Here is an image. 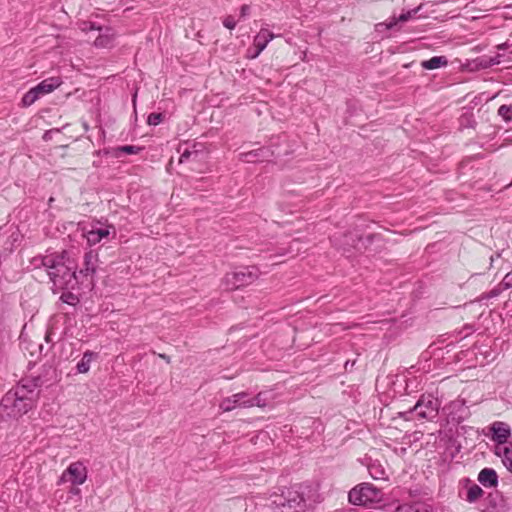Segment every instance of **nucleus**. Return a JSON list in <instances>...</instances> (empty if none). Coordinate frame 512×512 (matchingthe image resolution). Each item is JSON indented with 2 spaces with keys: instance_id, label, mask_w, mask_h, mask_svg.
<instances>
[{
  "instance_id": "f257e3e1",
  "label": "nucleus",
  "mask_w": 512,
  "mask_h": 512,
  "mask_svg": "<svg viewBox=\"0 0 512 512\" xmlns=\"http://www.w3.org/2000/svg\"><path fill=\"white\" fill-rule=\"evenodd\" d=\"M43 385L41 377L22 379L0 401V418L18 419L31 411L37 403V388Z\"/></svg>"
},
{
  "instance_id": "f03ea898",
  "label": "nucleus",
  "mask_w": 512,
  "mask_h": 512,
  "mask_svg": "<svg viewBox=\"0 0 512 512\" xmlns=\"http://www.w3.org/2000/svg\"><path fill=\"white\" fill-rule=\"evenodd\" d=\"M35 262H39L36 266L41 265L46 269L56 289L73 290L82 282L77 273V263L67 251L42 256L35 259Z\"/></svg>"
},
{
  "instance_id": "7ed1b4c3",
  "label": "nucleus",
  "mask_w": 512,
  "mask_h": 512,
  "mask_svg": "<svg viewBox=\"0 0 512 512\" xmlns=\"http://www.w3.org/2000/svg\"><path fill=\"white\" fill-rule=\"evenodd\" d=\"M314 490L309 485L296 484L270 496L271 504L280 512H296L307 507L306 502L312 498Z\"/></svg>"
},
{
  "instance_id": "20e7f679",
  "label": "nucleus",
  "mask_w": 512,
  "mask_h": 512,
  "mask_svg": "<svg viewBox=\"0 0 512 512\" xmlns=\"http://www.w3.org/2000/svg\"><path fill=\"white\" fill-rule=\"evenodd\" d=\"M440 402L432 395H422L413 408L408 411L401 412L400 416L405 420H418L433 421L438 416Z\"/></svg>"
},
{
  "instance_id": "39448f33",
  "label": "nucleus",
  "mask_w": 512,
  "mask_h": 512,
  "mask_svg": "<svg viewBox=\"0 0 512 512\" xmlns=\"http://www.w3.org/2000/svg\"><path fill=\"white\" fill-rule=\"evenodd\" d=\"M258 277L257 267L246 266L227 273L223 279V284L227 290H236L252 284Z\"/></svg>"
},
{
  "instance_id": "423d86ee",
  "label": "nucleus",
  "mask_w": 512,
  "mask_h": 512,
  "mask_svg": "<svg viewBox=\"0 0 512 512\" xmlns=\"http://www.w3.org/2000/svg\"><path fill=\"white\" fill-rule=\"evenodd\" d=\"M383 498V492L370 483H362L350 490L348 494L349 502L353 505H369L380 502Z\"/></svg>"
},
{
  "instance_id": "0eeeda50",
  "label": "nucleus",
  "mask_w": 512,
  "mask_h": 512,
  "mask_svg": "<svg viewBox=\"0 0 512 512\" xmlns=\"http://www.w3.org/2000/svg\"><path fill=\"white\" fill-rule=\"evenodd\" d=\"M87 479V468L81 462L71 463L62 473L60 482H70L73 485H81Z\"/></svg>"
},
{
  "instance_id": "6e6552de",
  "label": "nucleus",
  "mask_w": 512,
  "mask_h": 512,
  "mask_svg": "<svg viewBox=\"0 0 512 512\" xmlns=\"http://www.w3.org/2000/svg\"><path fill=\"white\" fill-rule=\"evenodd\" d=\"M98 253L89 250L84 254L83 268L78 272L79 280L83 281V278L93 276L98 267Z\"/></svg>"
},
{
  "instance_id": "1a4fd4ad",
  "label": "nucleus",
  "mask_w": 512,
  "mask_h": 512,
  "mask_svg": "<svg viewBox=\"0 0 512 512\" xmlns=\"http://www.w3.org/2000/svg\"><path fill=\"white\" fill-rule=\"evenodd\" d=\"M331 240L334 245L342 247L344 251H349L351 248L358 249L361 237L356 233L349 232L341 237L334 235Z\"/></svg>"
},
{
  "instance_id": "9d476101",
  "label": "nucleus",
  "mask_w": 512,
  "mask_h": 512,
  "mask_svg": "<svg viewBox=\"0 0 512 512\" xmlns=\"http://www.w3.org/2000/svg\"><path fill=\"white\" fill-rule=\"evenodd\" d=\"M248 399V393L240 392L232 395L231 397H227L222 400L219 407L223 412H229L233 409L240 407L244 408L242 403H245Z\"/></svg>"
},
{
  "instance_id": "9b49d317",
  "label": "nucleus",
  "mask_w": 512,
  "mask_h": 512,
  "mask_svg": "<svg viewBox=\"0 0 512 512\" xmlns=\"http://www.w3.org/2000/svg\"><path fill=\"white\" fill-rule=\"evenodd\" d=\"M491 432H492V438L494 441H496L498 444H504L506 443L507 439L511 435L510 427L508 424L504 422H494L491 425Z\"/></svg>"
},
{
  "instance_id": "f8f14e48",
  "label": "nucleus",
  "mask_w": 512,
  "mask_h": 512,
  "mask_svg": "<svg viewBox=\"0 0 512 512\" xmlns=\"http://www.w3.org/2000/svg\"><path fill=\"white\" fill-rule=\"evenodd\" d=\"M274 38V34L268 29H261L254 37L253 44L256 48L252 58H256L267 46V44Z\"/></svg>"
},
{
  "instance_id": "ddd939ff",
  "label": "nucleus",
  "mask_w": 512,
  "mask_h": 512,
  "mask_svg": "<svg viewBox=\"0 0 512 512\" xmlns=\"http://www.w3.org/2000/svg\"><path fill=\"white\" fill-rule=\"evenodd\" d=\"M478 481L484 487H496L498 485V475L492 468H484L478 474Z\"/></svg>"
},
{
  "instance_id": "4468645a",
  "label": "nucleus",
  "mask_w": 512,
  "mask_h": 512,
  "mask_svg": "<svg viewBox=\"0 0 512 512\" xmlns=\"http://www.w3.org/2000/svg\"><path fill=\"white\" fill-rule=\"evenodd\" d=\"M62 84V80L60 77H50L43 81H41L38 85L35 86L39 95H45L51 93L56 88H58Z\"/></svg>"
},
{
  "instance_id": "2eb2a0df",
  "label": "nucleus",
  "mask_w": 512,
  "mask_h": 512,
  "mask_svg": "<svg viewBox=\"0 0 512 512\" xmlns=\"http://www.w3.org/2000/svg\"><path fill=\"white\" fill-rule=\"evenodd\" d=\"M110 234V228L109 227H106V228H97V229H92L90 230L86 237H87V241L90 245H96L97 243H99L103 238H106L108 237Z\"/></svg>"
},
{
  "instance_id": "dca6fc26",
  "label": "nucleus",
  "mask_w": 512,
  "mask_h": 512,
  "mask_svg": "<svg viewBox=\"0 0 512 512\" xmlns=\"http://www.w3.org/2000/svg\"><path fill=\"white\" fill-rule=\"evenodd\" d=\"M97 354L87 350L84 352L82 359L77 363L76 369L78 373H87L90 369V364Z\"/></svg>"
},
{
  "instance_id": "f3484780",
  "label": "nucleus",
  "mask_w": 512,
  "mask_h": 512,
  "mask_svg": "<svg viewBox=\"0 0 512 512\" xmlns=\"http://www.w3.org/2000/svg\"><path fill=\"white\" fill-rule=\"evenodd\" d=\"M448 64V60L445 56H434L429 60L422 62L421 66L427 70L437 69Z\"/></svg>"
},
{
  "instance_id": "a211bd4d",
  "label": "nucleus",
  "mask_w": 512,
  "mask_h": 512,
  "mask_svg": "<svg viewBox=\"0 0 512 512\" xmlns=\"http://www.w3.org/2000/svg\"><path fill=\"white\" fill-rule=\"evenodd\" d=\"M268 152V149L265 148L249 151L247 153H243L241 155V159L245 162H257L260 157H266Z\"/></svg>"
},
{
  "instance_id": "6ab92c4d",
  "label": "nucleus",
  "mask_w": 512,
  "mask_h": 512,
  "mask_svg": "<svg viewBox=\"0 0 512 512\" xmlns=\"http://www.w3.org/2000/svg\"><path fill=\"white\" fill-rule=\"evenodd\" d=\"M264 395H265L264 393L260 392L253 398H250L248 396L247 401L245 403H242L243 407L244 408H250L253 406L265 407L266 399H265Z\"/></svg>"
},
{
  "instance_id": "aec40b11",
  "label": "nucleus",
  "mask_w": 512,
  "mask_h": 512,
  "mask_svg": "<svg viewBox=\"0 0 512 512\" xmlns=\"http://www.w3.org/2000/svg\"><path fill=\"white\" fill-rule=\"evenodd\" d=\"M113 40V35L110 33V29L106 28L105 33L100 34L94 41L97 47H108Z\"/></svg>"
},
{
  "instance_id": "412c9836",
  "label": "nucleus",
  "mask_w": 512,
  "mask_h": 512,
  "mask_svg": "<svg viewBox=\"0 0 512 512\" xmlns=\"http://www.w3.org/2000/svg\"><path fill=\"white\" fill-rule=\"evenodd\" d=\"M202 155L201 152H199L198 150H189V149H185L181 155H180V158H179V163H185L189 160H192L194 162H197L200 160V156Z\"/></svg>"
},
{
  "instance_id": "4be33fe9",
  "label": "nucleus",
  "mask_w": 512,
  "mask_h": 512,
  "mask_svg": "<svg viewBox=\"0 0 512 512\" xmlns=\"http://www.w3.org/2000/svg\"><path fill=\"white\" fill-rule=\"evenodd\" d=\"M484 494V491L483 489L474 484L472 485L468 491H467V497H466V500L469 502V503H474L476 502L480 497H482V495Z\"/></svg>"
},
{
  "instance_id": "5701e85b",
  "label": "nucleus",
  "mask_w": 512,
  "mask_h": 512,
  "mask_svg": "<svg viewBox=\"0 0 512 512\" xmlns=\"http://www.w3.org/2000/svg\"><path fill=\"white\" fill-rule=\"evenodd\" d=\"M420 9V6L416 9H413V10H410V11H407L406 13H402L397 19L396 18H393L386 26L388 29H391L393 28L398 21L400 22H405V21H408L413 15H415L418 10Z\"/></svg>"
},
{
  "instance_id": "b1692460",
  "label": "nucleus",
  "mask_w": 512,
  "mask_h": 512,
  "mask_svg": "<svg viewBox=\"0 0 512 512\" xmlns=\"http://www.w3.org/2000/svg\"><path fill=\"white\" fill-rule=\"evenodd\" d=\"M40 97L35 87L26 92L22 98V104L25 107L31 106Z\"/></svg>"
},
{
  "instance_id": "393cba45",
  "label": "nucleus",
  "mask_w": 512,
  "mask_h": 512,
  "mask_svg": "<svg viewBox=\"0 0 512 512\" xmlns=\"http://www.w3.org/2000/svg\"><path fill=\"white\" fill-rule=\"evenodd\" d=\"M498 115L506 122L512 120V105H501L498 108Z\"/></svg>"
},
{
  "instance_id": "a878e982",
  "label": "nucleus",
  "mask_w": 512,
  "mask_h": 512,
  "mask_svg": "<svg viewBox=\"0 0 512 512\" xmlns=\"http://www.w3.org/2000/svg\"><path fill=\"white\" fill-rule=\"evenodd\" d=\"M499 63H500V55H496L495 57H489V58H481L479 60V66L481 68H489V67L497 65Z\"/></svg>"
},
{
  "instance_id": "bb28decb",
  "label": "nucleus",
  "mask_w": 512,
  "mask_h": 512,
  "mask_svg": "<svg viewBox=\"0 0 512 512\" xmlns=\"http://www.w3.org/2000/svg\"><path fill=\"white\" fill-rule=\"evenodd\" d=\"M60 299L69 305H76L79 301L78 297L74 295L69 290L67 292L62 293Z\"/></svg>"
},
{
  "instance_id": "cd10ccee",
  "label": "nucleus",
  "mask_w": 512,
  "mask_h": 512,
  "mask_svg": "<svg viewBox=\"0 0 512 512\" xmlns=\"http://www.w3.org/2000/svg\"><path fill=\"white\" fill-rule=\"evenodd\" d=\"M143 148L139 146H133V145H124L117 148L118 152H122L125 154H137L139 153Z\"/></svg>"
},
{
  "instance_id": "c85d7f7f",
  "label": "nucleus",
  "mask_w": 512,
  "mask_h": 512,
  "mask_svg": "<svg viewBox=\"0 0 512 512\" xmlns=\"http://www.w3.org/2000/svg\"><path fill=\"white\" fill-rule=\"evenodd\" d=\"M163 114L162 113H151L148 116L147 123L152 126H156L160 124L163 121Z\"/></svg>"
},
{
  "instance_id": "c756f323",
  "label": "nucleus",
  "mask_w": 512,
  "mask_h": 512,
  "mask_svg": "<svg viewBox=\"0 0 512 512\" xmlns=\"http://www.w3.org/2000/svg\"><path fill=\"white\" fill-rule=\"evenodd\" d=\"M498 500H500V495L498 493H489L486 498V501L493 510L497 508Z\"/></svg>"
},
{
  "instance_id": "7c9ffc66",
  "label": "nucleus",
  "mask_w": 512,
  "mask_h": 512,
  "mask_svg": "<svg viewBox=\"0 0 512 512\" xmlns=\"http://www.w3.org/2000/svg\"><path fill=\"white\" fill-rule=\"evenodd\" d=\"M499 456L502 457V461L505 464V460H510L512 458V451L508 447H504L502 451L498 448L496 452Z\"/></svg>"
},
{
  "instance_id": "2f4dec72",
  "label": "nucleus",
  "mask_w": 512,
  "mask_h": 512,
  "mask_svg": "<svg viewBox=\"0 0 512 512\" xmlns=\"http://www.w3.org/2000/svg\"><path fill=\"white\" fill-rule=\"evenodd\" d=\"M223 25H224L226 28H228V29L232 30V29H234V28H235V26H236V21H235V19H234V17H233V16L229 15V16H227V17H225V18H224V20H223Z\"/></svg>"
},
{
  "instance_id": "473e14b6",
  "label": "nucleus",
  "mask_w": 512,
  "mask_h": 512,
  "mask_svg": "<svg viewBox=\"0 0 512 512\" xmlns=\"http://www.w3.org/2000/svg\"><path fill=\"white\" fill-rule=\"evenodd\" d=\"M396 512H419V510L413 505H401L397 508Z\"/></svg>"
},
{
  "instance_id": "72a5a7b5",
  "label": "nucleus",
  "mask_w": 512,
  "mask_h": 512,
  "mask_svg": "<svg viewBox=\"0 0 512 512\" xmlns=\"http://www.w3.org/2000/svg\"><path fill=\"white\" fill-rule=\"evenodd\" d=\"M502 285L504 286V288L512 287V270L505 275V277L502 280Z\"/></svg>"
},
{
  "instance_id": "f704fd0d",
  "label": "nucleus",
  "mask_w": 512,
  "mask_h": 512,
  "mask_svg": "<svg viewBox=\"0 0 512 512\" xmlns=\"http://www.w3.org/2000/svg\"><path fill=\"white\" fill-rule=\"evenodd\" d=\"M500 291L498 289H493L488 293H485L481 296V299H490L493 297H497L499 295Z\"/></svg>"
},
{
  "instance_id": "c9c22d12",
  "label": "nucleus",
  "mask_w": 512,
  "mask_h": 512,
  "mask_svg": "<svg viewBox=\"0 0 512 512\" xmlns=\"http://www.w3.org/2000/svg\"><path fill=\"white\" fill-rule=\"evenodd\" d=\"M250 13V6L249 5H243L240 9V16L242 18H245Z\"/></svg>"
},
{
  "instance_id": "e433bc0d",
  "label": "nucleus",
  "mask_w": 512,
  "mask_h": 512,
  "mask_svg": "<svg viewBox=\"0 0 512 512\" xmlns=\"http://www.w3.org/2000/svg\"><path fill=\"white\" fill-rule=\"evenodd\" d=\"M505 466L512 473V458L510 460H505Z\"/></svg>"
},
{
  "instance_id": "4c0bfd02",
  "label": "nucleus",
  "mask_w": 512,
  "mask_h": 512,
  "mask_svg": "<svg viewBox=\"0 0 512 512\" xmlns=\"http://www.w3.org/2000/svg\"><path fill=\"white\" fill-rule=\"evenodd\" d=\"M158 356L160 358H162L163 360H165L167 363L170 362V357L168 355H166V354H158Z\"/></svg>"
},
{
  "instance_id": "58836bf2",
  "label": "nucleus",
  "mask_w": 512,
  "mask_h": 512,
  "mask_svg": "<svg viewBox=\"0 0 512 512\" xmlns=\"http://www.w3.org/2000/svg\"><path fill=\"white\" fill-rule=\"evenodd\" d=\"M90 30H99L102 31V28L96 27L94 23H90Z\"/></svg>"
},
{
  "instance_id": "ea45409f",
  "label": "nucleus",
  "mask_w": 512,
  "mask_h": 512,
  "mask_svg": "<svg viewBox=\"0 0 512 512\" xmlns=\"http://www.w3.org/2000/svg\"><path fill=\"white\" fill-rule=\"evenodd\" d=\"M45 340L49 343L52 341L51 339V333L47 332L46 335H45Z\"/></svg>"
},
{
  "instance_id": "a19ab883",
  "label": "nucleus",
  "mask_w": 512,
  "mask_h": 512,
  "mask_svg": "<svg viewBox=\"0 0 512 512\" xmlns=\"http://www.w3.org/2000/svg\"><path fill=\"white\" fill-rule=\"evenodd\" d=\"M83 30H90V23H85V27H83Z\"/></svg>"
},
{
  "instance_id": "79ce46f5",
  "label": "nucleus",
  "mask_w": 512,
  "mask_h": 512,
  "mask_svg": "<svg viewBox=\"0 0 512 512\" xmlns=\"http://www.w3.org/2000/svg\"><path fill=\"white\" fill-rule=\"evenodd\" d=\"M71 492L74 493V494H77V493H79V489L78 488H73L71 490Z\"/></svg>"
},
{
  "instance_id": "37998d69",
  "label": "nucleus",
  "mask_w": 512,
  "mask_h": 512,
  "mask_svg": "<svg viewBox=\"0 0 512 512\" xmlns=\"http://www.w3.org/2000/svg\"><path fill=\"white\" fill-rule=\"evenodd\" d=\"M348 365H349V361H347V362L345 363V368H346V369H347Z\"/></svg>"
},
{
  "instance_id": "c03bdc74",
  "label": "nucleus",
  "mask_w": 512,
  "mask_h": 512,
  "mask_svg": "<svg viewBox=\"0 0 512 512\" xmlns=\"http://www.w3.org/2000/svg\"><path fill=\"white\" fill-rule=\"evenodd\" d=\"M372 475V478H378L376 475H374L372 472H370Z\"/></svg>"
}]
</instances>
